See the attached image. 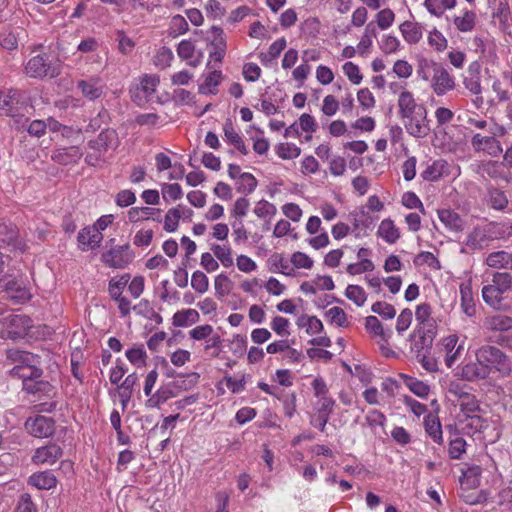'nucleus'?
<instances>
[{"label": "nucleus", "instance_id": "c85d7f7f", "mask_svg": "<svg viewBox=\"0 0 512 512\" xmlns=\"http://www.w3.org/2000/svg\"><path fill=\"white\" fill-rule=\"evenodd\" d=\"M77 87L82 92L83 96L95 100L102 94L101 79L99 77H91L87 80H80Z\"/></svg>", "mask_w": 512, "mask_h": 512}, {"label": "nucleus", "instance_id": "6e6552de", "mask_svg": "<svg viewBox=\"0 0 512 512\" xmlns=\"http://www.w3.org/2000/svg\"><path fill=\"white\" fill-rule=\"evenodd\" d=\"M25 73L31 78H55L61 73L60 62L51 63L46 55L31 57L25 64Z\"/></svg>", "mask_w": 512, "mask_h": 512}, {"label": "nucleus", "instance_id": "bf43d9fd", "mask_svg": "<svg viewBox=\"0 0 512 512\" xmlns=\"http://www.w3.org/2000/svg\"><path fill=\"white\" fill-rule=\"evenodd\" d=\"M371 311L383 319H393L396 316V309L392 304L384 301H377L371 306Z\"/></svg>", "mask_w": 512, "mask_h": 512}, {"label": "nucleus", "instance_id": "f704fd0d", "mask_svg": "<svg viewBox=\"0 0 512 512\" xmlns=\"http://www.w3.org/2000/svg\"><path fill=\"white\" fill-rule=\"evenodd\" d=\"M137 382L138 375L136 373H131L127 375L124 381L118 386V395L123 408H125L130 401L134 386Z\"/></svg>", "mask_w": 512, "mask_h": 512}, {"label": "nucleus", "instance_id": "774afa93", "mask_svg": "<svg viewBox=\"0 0 512 512\" xmlns=\"http://www.w3.org/2000/svg\"><path fill=\"white\" fill-rule=\"evenodd\" d=\"M413 313L411 309L405 308L398 315L396 320V331L399 335H402L411 325Z\"/></svg>", "mask_w": 512, "mask_h": 512}, {"label": "nucleus", "instance_id": "473e14b6", "mask_svg": "<svg viewBox=\"0 0 512 512\" xmlns=\"http://www.w3.org/2000/svg\"><path fill=\"white\" fill-rule=\"evenodd\" d=\"M365 328L372 337H378L380 341L387 343L391 338L392 332L386 331L376 316H367L365 319Z\"/></svg>", "mask_w": 512, "mask_h": 512}, {"label": "nucleus", "instance_id": "338daca9", "mask_svg": "<svg viewBox=\"0 0 512 512\" xmlns=\"http://www.w3.org/2000/svg\"><path fill=\"white\" fill-rule=\"evenodd\" d=\"M379 46L383 53L391 54L399 49L400 41L396 36L386 34L382 36Z\"/></svg>", "mask_w": 512, "mask_h": 512}, {"label": "nucleus", "instance_id": "a878e982", "mask_svg": "<svg viewBox=\"0 0 512 512\" xmlns=\"http://www.w3.org/2000/svg\"><path fill=\"white\" fill-rule=\"evenodd\" d=\"M377 236L388 244H394L400 238V230L393 220L387 218L380 222L377 230Z\"/></svg>", "mask_w": 512, "mask_h": 512}, {"label": "nucleus", "instance_id": "4be33fe9", "mask_svg": "<svg viewBox=\"0 0 512 512\" xmlns=\"http://www.w3.org/2000/svg\"><path fill=\"white\" fill-rule=\"evenodd\" d=\"M485 264L497 270H512V253L505 250L491 252L486 256Z\"/></svg>", "mask_w": 512, "mask_h": 512}, {"label": "nucleus", "instance_id": "39448f33", "mask_svg": "<svg viewBox=\"0 0 512 512\" xmlns=\"http://www.w3.org/2000/svg\"><path fill=\"white\" fill-rule=\"evenodd\" d=\"M398 107L406 127L422 128L426 111L422 106L416 104L414 96L410 91H401L398 98Z\"/></svg>", "mask_w": 512, "mask_h": 512}, {"label": "nucleus", "instance_id": "9d476101", "mask_svg": "<svg viewBox=\"0 0 512 512\" xmlns=\"http://www.w3.org/2000/svg\"><path fill=\"white\" fill-rule=\"evenodd\" d=\"M30 327V319L25 315L10 314L0 319V337L15 338L24 334Z\"/></svg>", "mask_w": 512, "mask_h": 512}, {"label": "nucleus", "instance_id": "f8f14e48", "mask_svg": "<svg viewBox=\"0 0 512 512\" xmlns=\"http://www.w3.org/2000/svg\"><path fill=\"white\" fill-rule=\"evenodd\" d=\"M135 255L128 244L112 247L102 255L103 262L112 268H125L134 259Z\"/></svg>", "mask_w": 512, "mask_h": 512}, {"label": "nucleus", "instance_id": "ddd939ff", "mask_svg": "<svg viewBox=\"0 0 512 512\" xmlns=\"http://www.w3.org/2000/svg\"><path fill=\"white\" fill-rule=\"evenodd\" d=\"M1 292L5 293L6 298H10L16 302L29 300L31 296L22 279H9L7 276L0 279V293Z\"/></svg>", "mask_w": 512, "mask_h": 512}, {"label": "nucleus", "instance_id": "13d9d810", "mask_svg": "<svg viewBox=\"0 0 512 512\" xmlns=\"http://www.w3.org/2000/svg\"><path fill=\"white\" fill-rule=\"evenodd\" d=\"M271 329L280 337L290 336V321L282 316H275L270 323Z\"/></svg>", "mask_w": 512, "mask_h": 512}, {"label": "nucleus", "instance_id": "0eeeda50", "mask_svg": "<svg viewBox=\"0 0 512 512\" xmlns=\"http://www.w3.org/2000/svg\"><path fill=\"white\" fill-rule=\"evenodd\" d=\"M160 84V77L156 74H144L138 82L130 88L131 99L138 105H144L155 98V92Z\"/></svg>", "mask_w": 512, "mask_h": 512}, {"label": "nucleus", "instance_id": "c756f323", "mask_svg": "<svg viewBox=\"0 0 512 512\" xmlns=\"http://www.w3.org/2000/svg\"><path fill=\"white\" fill-rule=\"evenodd\" d=\"M424 428L427 435L437 444H443L442 426L439 417L429 413L424 418Z\"/></svg>", "mask_w": 512, "mask_h": 512}, {"label": "nucleus", "instance_id": "f257e3e1", "mask_svg": "<svg viewBox=\"0 0 512 512\" xmlns=\"http://www.w3.org/2000/svg\"><path fill=\"white\" fill-rule=\"evenodd\" d=\"M475 357V362L468 363L461 369L460 376L466 381L506 377L512 371L507 355L495 346H481L476 350Z\"/></svg>", "mask_w": 512, "mask_h": 512}, {"label": "nucleus", "instance_id": "37998d69", "mask_svg": "<svg viewBox=\"0 0 512 512\" xmlns=\"http://www.w3.org/2000/svg\"><path fill=\"white\" fill-rule=\"evenodd\" d=\"M222 79L221 71H211L204 76V82L199 86L202 94H215Z\"/></svg>", "mask_w": 512, "mask_h": 512}, {"label": "nucleus", "instance_id": "423d86ee", "mask_svg": "<svg viewBox=\"0 0 512 512\" xmlns=\"http://www.w3.org/2000/svg\"><path fill=\"white\" fill-rule=\"evenodd\" d=\"M23 109V102L20 101V93L14 89L0 90V116H10L15 118V123L25 128L28 124V118L20 114Z\"/></svg>", "mask_w": 512, "mask_h": 512}, {"label": "nucleus", "instance_id": "aec40b11", "mask_svg": "<svg viewBox=\"0 0 512 512\" xmlns=\"http://www.w3.org/2000/svg\"><path fill=\"white\" fill-rule=\"evenodd\" d=\"M118 145V136L116 130H102L95 140L89 142L92 150L105 152L108 149H114Z\"/></svg>", "mask_w": 512, "mask_h": 512}, {"label": "nucleus", "instance_id": "de8ad7c7", "mask_svg": "<svg viewBox=\"0 0 512 512\" xmlns=\"http://www.w3.org/2000/svg\"><path fill=\"white\" fill-rule=\"evenodd\" d=\"M458 401L460 406V414L458 416L474 415L479 410L478 400L468 392L462 395Z\"/></svg>", "mask_w": 512, "mask_h": 512}, {"label": "nucleus", "instance_id": "e433bc0d", "mask_svg": "<svg viewBox=\"0 0 512 512\" xmlns=\"http://www.w3.org/2000/svg\"><path fill=\"white\" fill-rule=\"evenodd\" d=\"M211 251L223 267L229 268L233 266V251L230 244H212Z\"/></svg>", "mask_w": 512, "mask_h": 512}, {"label": "nucleus", "instance_id": "9b49d317", "mask_svg": "<svg viewBox=\"0 0 512 512\" xmlns=\"http://www.w3.org/2000/svg\"><path fill=\"white\" fill-rule=\"evenodd\" d=\"M26 431L36 438H49L55 433V421L51 417L36 415L25 421Z\"/></svg>", "mask_w": 512, "mask_h": 512}, {"label": "nucleus", "instance_id": "2f4dec72", "mask_svg": "<svg viewBox=\"0 0 512 512\" xmlns=\"http://www.w3.org/2000/svg\"><path fill=\"white\" fill-rule=\"evenodd\" d=\"M415 319L420 326L428 331L435 328L436 322L432 316V306L429 303H420L416 306Z\"/></svg>", "mask_w": 512, "mask_h": 512}, {"label": "nucleus", "instance_id": "e2e57ef3", "mask_svg": "<svg viewBox=\"0 0 512 512\" xmlns=\"http://www.w3.org/2000/svg\"><path fill=\"white\" fill-rule=\"evenodd\" d=\"M466 441L461 437L450 439L448 454L451 459H460L466 452Z\"/></svg>", "mask_w": 512, "mask_h": 512}, {"label": "nucleus", "instance_id": "393cba45", "mask_svg": "<svg viewBox=\"0 0 512 512\" xmlns=\"http://www.w3.org/2000/svg\"><path fill=\"white\" fill-rule=\"evenodd\" d=\"M473 146L476 150L485 151L492 156H497L502 152V147L499 142L492 136L476 134L473 137Z\"/></svg>", "mask_w": 512, "mask_h": 512}, {"label": "nucleus", "instance_id": "f03ea898", "mask_svg": "<svg viewBox=\"0 0 512 512\" xmlns=\"http://www.w3.org/2000/svg\"><path fill=\"white\" fill-rule=\"evenodd\" d=\"M482 298L492 309L512 312V274L495 272L491 282L482 287Z\"/></svg>", "mask_w": 512, "mask_h": 512}, {"label": "nucleus", "instance_id": "5701e85b", "mask_svg": "<svg viewBox=\"0 0 512 512\" xmlns=\"http://www.w3.org/2000/svg\"><path fill=\"white\" fill-rule=\"evenodd\" d=\"M483 327L491 332H506L512 329V317L495 314L484 319Z\"/></svg>", "mask_w": 512, "mask_h": 512}, {"label": "nucleus", "instance_id": "49530a36", "mask_svg": "<svg viewBox=\"0 0 512 512\" xmlns=\"http://www.w3.org/2000/svg\"><path fill=\"white\" fill-rule=\"evenodd\" d=\"M130 281V274L126 273L121 276L113 277L109 281L108 291L112 299H118L122 296L124 288Z\"/></svg>", "mask_w": 512, "mask_h": 512}, {"label": "nucleus", "instance_id": "3c124183", "mask_svg": "<svg viewBox=\"0 0 512 512\" xmlns=\"http://www.w3.org/2000/svg\"><path fill=\"white\" fill-rule=\"evenodd\" d=\"M345 296L358 307H362L367 300L365 290L359 285H348L345 290Z\"/></svg>", "mask_w": 512, "mask_h": 512}, {"label": "nucleus", "instance_id": "412c9836", "mask_svg": "<svg viewBox=\"0 0 512 512\" xmlns=\"http://www.w3.org/2000/svg\"><path fill=\"white\" fill-rule=\"evenodd\" d=\"M129 223H138L147 220L160 221V209L152 207H131L127 211Z\"/></svg>", "mask_w": 512, "mask_h": 512}, {"label": "nucleus", "instance_id": "a19ab883", "mask_svg": "<svg viewBox=\"0 0 512 512\" xmlns=\"http://www.w3.org/2000/svg\"><path fill=\"white\" fill-rule=\"evenodd\" d=\"M454 25L460 32H471L476 24V14L470 10H464L461 15L454 17Z\"/></svg>", "mask_w": 512, "mask_h": 512}, {"label": "nucleus", "instance_id": "4468645a", "mask_svg": "<svg viewBox=\"0 0 512 512\" xmlns=\"http://www.w3.org/2000/svg\"><path fill=\"white\" fill-rule=\"evenodd\" d=\"M429 84L436 95L443 96L455 88V77L439 64Z\"/></svg>", "mask_w": 512, "mask_h": 512}, {"label": "nucleus", "instance_id": "680f3d73", "mask_svg": "<svg viewBox=\"0 0 512 512\" xmlns=\"http://www.w3.org/2000/svg\"><path fill=\"white\" fill-rule=\"evenodd\" d=\"M191 287L200 294L206 293L209 289L208 277L202 271H195L191 277Z\"/></svg>", "mask_w": 512, "mask_h": 512}, {"label": "nucleus", "instance_id": "72a5a7b5", "mask_svg": "<svg viewBox=\"0 0 512 512\" xmlns=\"http://www.w3.org/2000/svg\"><path fill=\"white\" fill-rule=\"evenodd\" d=\"M399 30L404 40L409 44H416L422 38V27L412 21H405L399 26Z\"/></svg>", "mask_w": 512, "mask_h": 512}, {"label": "nucleus", "instance_id": "1a4fd4ad", "mask_svg": "<svg viewBox=\"0 0 512 512\" xmlns=\"http://www.w3.org/2000/svg\"><path fill=\"white\" fill-rule=\"evenodd\" d=\"M493 240V232L490 223L484 226L475 227L466 237L462 243V252L468 250H482L488 247L489 243Z\"/></svg>", "mask_w": 512, "mask_h": 512}, {"label": "nucleus", "instance_id": "052dcab7", "mask_svg": "<svg viewBox=\"0 0 512 512\" xmlns=\"http://www.w3.org/2000/svg\"><path fill=\"white\" fill-rule=\"evenodd\" d=\"M377 26L381 30L390 28L395 21V13L390 8H384L378 11L375 16Z\"/></svg>", "mask_w": 512, "mask_h": 512}, {"label": "nucleus", "instance_id": "5fc2aeb1", "mask_svg": "<svg viewBox=\"0 0 512 512\" xmlns=\"http://www.w3.org/2000/svg\"><path fill=\"white\" fill-rule=\"evenodd\" d=\"M493 240L494 239H511L512 240V223L509 221L490 223Z\"/></svg>", "mask_w": 512, "mask_h": 512}, {"label": "nucleus", "instance_id": "4c0bfd02", "mask_svg": "<svg viewBox=\"0 0 512 512\" xmlns=\"http://www.w3.org/2000/svg\"><path fill=\"white\" fill-rule=\"evenodd\" d=\"M440 221L451 231H461L463 229V220L460 216L449 209L438 211Z\"/></svg>", "mask_w": 512, "mask_h": 512}, {"label": "nucleus", "instance_id": "bb28decb", "mask_svg": "<svg viewBox=\"0 0 512 512\" xmlns=\"http://www.w3.org/2000/svg\"><path fill=\"white\" fill-rule=\"evenodd\" d=\"M28 483L39 490H50L56 487L57 478L50 471H42L32 474Z\"/></svg>", "mask_w": 512, "mask_h": 512}, {"label": "nucleus", "instance_id": "69168bd1", "mask_svg": "<svg viewBox=\"0 0 512 512\" xmlns=\"http://www.w3.org/2000/svg\"><path fill=\"white\" fill-rule=\"evenodd\" d=\"M374 269L375 265L372 260H364L349 264L346 268V272L351 276H355L362 273L371 272Z\"/></svg>", "mask_w": 512, "mask_h": 512}, {"label": "nucleus", "instance_id": "09e8293b", "mask_svg": "<svg viewBox=\"0 0 512 512\" xmlns=\"http://www.w3.org/2000/svg\"><path fill=\"white\" fill-rule=\"evenodd\" d=\"M326 317L332 325L337 327L346 328L350 325L347 314L340 307L334 306L328 309Z\"/></svg>", "mask_w": 512, "mask_h": 512}, {"label": "nucleus", "instance_id": "a18cd8bd", "mask_svg": "<svg viewBox=\"0 0 512 512\" xmlns=\"http://www.w3.org/2000/svg\"><path fill=\"white\" fill-rule=\"evenodd\" d=\"M439 63L434 60L421 58L418 61L416 73L417 76L430 83L432 75H434L436 68H438Z\"/></svg>", "mask_w": 512, "mask_h": 512}, {"label": "nucleus", "instance_id": "a211bd4d", "mask_svg": "<svg viewBox=\"0 0 512 512\" xmlns=\"http://www.w3.org/2000/svg\"><path fill=\"white\" fill-rule=\"evenodd\" d=\"M77 239L80 248L85 251L99 247L103 240V235L97 231V228L87 226L80 230Z\"/></svg>", "mask_w": 512, "mask_h": 512}, {"label": "nucleus", "instance_id": "c03bdc74", "mask_svg": "<svg viewBox=\"0 0 512 512\" xmlns=\"http://www.w3.org/2000/svg\"><path fill=\"white\" fill-rule=\"evenodd\" d=\"M256 187L257 180L251 173L243 172V174L239 175L238 179L235 181V188L237 192L241 194H251Z\"/></svg>", "mask_w": 512, "mask_h": 512}, {"label": "nucleus", "instance_id": "0e129e2a", "mask_svg": "<svg viewBox=\"0 0 512 512\" xmlns=\"http://www.w3.org/2000/svg\"><path fill=\"white\" fill-rule=\"evenodd\" d=\"M428 43L432 48H434L438 52L444 51L448 46L447 39L437 29H433L432 31L429 32Z\"/></svg>", "mask_w": 512, "mask_h": 512}, {"label": "nucleus", "instance_id": "2eb2a0df", "mask_svg": "<svg viewBox=\"0 0 512 512\" xmlns=\"http://www.w3.org/2000/svg\"><path fill=\"white\" fill-rule=\"evenodd\" d=\"M177 55L192 67L199 66L204 58L202 49L196 47L195 41L191 39L182 40L177 46Z\"/></svg>", "mask_w": 512, "mask_h": 512}, {"label": "nucleus", "instance_id": "ea45409f", "mask_svg": "<svg viewBox=\"0 0 512 512\" xmlns=\"http://www.w3.org/2000/svg\"><path fill=\"white\" fill-rule=\"evenodd\" d=\"M199 320V313L195 309H184L177 311L172 317V324L175 327H187Z\"/></svg>", "mask_w": 512, "mask_h": 512}, {"label": "nucleus", "instance_id": "8fccbe9b", "mask_svg": "<svg viewBox=\"0 0 512 512\" xmlns=\"http://www.w3.org/2000/svg\"><path fill=\"white\" fill-rule=\"evenodd\" d=\"M277 213L276 206L267 201V200H260L256 203L254 207V214L261 219H266L270 221Z\"/></svg>", "mask_w": 512, "mask_h": 512}, {"label": "nucleus", "instance_id": "4d7b16f0", "mask_svg": "<svg viewBox=\"0 0 512 512\" xmlns=\"http://www.w3.org/2000/svg\"><path fill=\"white\" fill-rule=\"evenodd\" d=\"M276 154L285 160L295 159L300 155V148L293 143H280L276 146Z\"/></svg>", "mask_w": 512, "mask_h": 512}, {"label": "nucleus", "instance_id": "79ce46f5", "mask_svg": "<svg viewBox=\"0 0 512 512\" xmlns=\"http://www.w3.org/2000/svg\"><path fill=\"white\" fill-rule=\"evenodd\" d=\"M423 5L430 14L441 17L446 10L455 7L456 0H424Z\"/></svg>", "mask_w": 512, "mask_h": 512}, {"label": "nucleus", "instance_id": "7ed1b4c3", "mask_svg": "<svg viewBox=\"0 0 512 512\" xmlns=\"http://www.w3.org/2000/svg\"><path fill=\"white\" fill-rule=\"evenodd\" d=\"M7 359L16 363L10 370L11 377L22 379L24 386L28 380L38 379L42 375V370L39 368L40 357L35 354L19 349H9Z\"/></svg>", "mask_w": 512, "mask_h": 512}, {"label": "nucleus", "instance_id": "603ef678", "mask_svg": "<svg viewBox=\"0 0 512 512\" xmlns=\"http://www.w3.org/2000/svg\"><path fill=\"white\" fill-rule=\"evenodd\" d=\"M125 356L136 367H143L146 364L147 353L142 345L126 350Z\"/></svg>", "mask_w": 512, "mask_h": 512}, {"label": "nucleus", "instance_id": "6ab92c4d", "mask_svg": "<svg viewBox=\"0 0 512 512\" xmlns=\"http://www.w3.org/2000/svg\"><path fill=\"white\" fill-rule=\"evenodd\" d=\"M177 395V385L174 382H168L161 385L158 390L146 400V406L149 408L159 407L171 398Z\"/></svg>", "mask_w": 512, "mask_h": 512}, {"label": "nucleus", "instance_id": "20e7f679", "mask_svg": "<svg viewBox=\"0 0 512 512\" xmlns=\"http://www.w3.org/2000/svg\"><path fill=\"white\" fill-rule=\"evenodd\" d=\"M466 336H460L454 332L443 336L436 344V350L447 368H452L458 362L465 351Z\"/></svg>", "mask_w": 512, "mask_h": 512}, {"label": "nucleus", "instance_id": "cd10ccee", "mask_svg": "<svg viewBox=\"0 0 512 512\" xmlns=\"http://www.w3.org/2000/svg\"><path fill=\"white\" fill-rule=\"evenodd\" d=\"M482 468L479 465H469L463 471L460 483L463 488L476 489L480 486Z\"/></svg>", "mask_w": 512, "mask_h": 512}, {"label": "nucleus", "instance_id": "7c9ffc66", "mask_svg": "<svg viewBox=\"0 0 512 512\" xmlns=\"http://www.w3.org/2000/svg\"><path fill=\"white\" fill-rule=\"evenodd\" d=\"M460 296V308L462 313L467 317H474L476 315V305L472 288L469 283L466 286L461 285Z\"/></svg>", "mask_w": 512, "mask_h": 512}, {"label": "nucleus", "instance_id": "f3484780", "mask_svg": "<svg viewBox=\"0 0 512 512\" xmlns=\"http://www.w3.org/2000/svg\"><path fill=\"white\" fill-rule=\"evenodd\" d=\"M210 32L212 34V50L209 52V57L215 62H221L225 56L227 48L224 31L218 26H212Z\"/></svg>", "mask_w": 512, "mask_h": 512}, {"label": "nucleus", "instance_id": "864d4df0", "mask_svg": "<svg viewBox=\"0 0 512 512\" xmlns=\"http://www.w3.org/2000/svg\"><path fill=\"white\" fill-rule=\"evenodd\" d=\"M134 310H136L139 314L144 316L145 318L160 324L162 323L163 319L162 316L157 313L153 307L150 305L148 300H141L135 307Z\"/></svg>", "mask_w": 512, "mask_h": 512}, {"label": "nucleus", "instance_id": "b1692460", "mask_svg": "<svg viewBox=\"0 0 512 512\" xmlns=\"http://www.w3.org/2000/svg\"><path fill=\"white\" fill-rule=\"evenodd\" d=\"M457 430L465 435H472L483 428V420L480 416L466 415L457 417Z\"/></svg>", "mask_w": 512, "mask_h": 512}, {"label": "nucleus", "instance_id": "58836bf2", "mask_svg": "<svg viewBox=\"0 0 512 512\" xmlns=\"http://www.w3.org/2000/svg\"><path fill=\"white\" fill-rule=\"evenodd\" d=\"M447 170L448 163L445 160H436L422 172V177L427 181H437L447 173Z\"/></svg>", "mask_w": 512, "mask_h": 512}, {"label": "nucleus", "instance_id": "dca6fc26", "mask_svg": "<svg viewBox=\"0 0 512 512\" xmlns=\"http://www.w3.org/2000/svg\"><path fill=\"white\" fill-rule=\"evenodd\" d=\"M62 455V448L55 443H50L35 450L32 456V462L37 465H53Z\"/></svg>", "mask_w": 512, "mask_h": 512}, {"label": "nucleus", "instance_id": "6e6d98bb", "mask_svg": "<svg viewBox=\"0 0 512 512\" xmlns=\"http://www.w3.org/2000/svg\"><path fill=\"white\" fill-rule=\"evenodd\" d=\"M249 376L242 374L240 376H225L224 382L226 387L233 393L238 394L245 390L247 378Z\"/></svg>", "mask_w": 512, "mask_h": 512}, {"label": "nucleus", "instance_id": "c9c22d12", "mask_svg": "<svg viewBox=\"0 0 512 512\" xmlns=\"http://www.w3.org/2000/svg\"><path fill=\"white\" fill-rule=\"evenodd\" d=\"M297 325L305 329V332L311 336L322 334L324 331L323 323L316 316L301 315L297 320Z\"/></svg>", "mask_w": 512, "mask_h": 512}]
</instances>
